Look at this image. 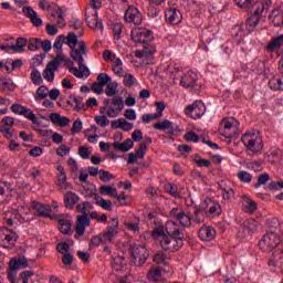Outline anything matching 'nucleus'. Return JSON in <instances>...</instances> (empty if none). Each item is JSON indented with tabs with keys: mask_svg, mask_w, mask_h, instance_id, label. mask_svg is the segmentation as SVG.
Segmentation results:
<instances>
[{
	"mask_svg": "<svg viewBox=\"0 0 283 283\" xmlns=\"http://www.w3.org/2000/svg\"><path fill=\"white\" fill-rule=\"evenodd\" d=\"M64 65L69 69V72L73 74V76H76V78H87L90 76V74H86L85 70L81 69L80 66H73L74 61L70 59L64 57Z\"/></svg>",
	"mask_w": 283,
	"mask_h": 283,
	"instance_id": "aec40b11",
	"label": "nucleus"
},
{
	"mask_svg": "<svg viewBox=\"0 0 283 283\" xmlns=\"http://www.w3.org/2000/svg\"><path fill=\"white\" fill-rule=\"evenodd\" d=\"M125 259L120 255L114 256L112 260V269L115 271H123V269H125Z\"/></svg>",
	"mask_w": 283,
	"mask_h": 283,
	"instance_id": "09e8293b",
	"label": "nucleus"
},
{
	"mask_svg": "<svg viewBox=\"0 0 283 283\" xmlns=\"http://www.w3.org/2000/svg\"><path fill=\"white\" fill-rule=\"evenodd\" d=\"M97 83L105 87V85H109V83H112V77H109L107 73H101L97 76Z\"/></svg>",
	"mask_w": 283,
	"mask_h": 283,
	"instance_id": "69168bd1",
	"label": "nucleus"
},
{
	"mask_svg": "<svg viewBox=\"0 0 283 283\" xmlns=\"http://www.w3.org/2000/svg\"><path fill=\"white\" fill-rule=\"evenodd\" d=\"M153 261L156 264H169V256L165 252L159 251L154 255Z\"/></svg>",
	"mask_w": 283,
	"mask_h": 283,
	"instance_id": "864d4df0",
	"label": "nucleus"
},
{
	"mask_svg": "<svg viewBox=\"0 0 283 283\" xmlns=\"http://www.w3.org/2000/svg\"><path fill=\"white\" fill-rule=\"evenodd\" d=\"M112 65L114 74L123 78V76H125V70H123V60L116 55H113Z\"/></svg>",
	"mask_w": 283,
	"mask_h": 283,
	"instance_id": "72a5a7b5",
	"label": "nucleus"
},
{
	"mask_svg": "<svg viewBox=\"0 0 283 283\" xmlns=\"http://www.w3.org/2000/svg\"><path fill=\"white\" fill-rule=\"evenodd\" d=\"M80 200L81 197H78V195L72 191H67L64 195V207H66V209H74V207Z\"/></svg>",
	"mask_w": 283,
	"mask_h": 283,
	"instance_id": "2f4dec72",
	"label": "nucleus"
},
{
	"mask_svg": "<svg viewBox=\"0 0 283 283\" xmlns=\"http://www.w3.org/2000/svg\"><path fill=\"white\" fill-rule=\"evenodd\" d=\"M30 78L33 85H43V76L41 75V71L38 69H33L31 71Z\"/></svg>",
	"mask_w": 283,
	"mask_h": 283,
	"instance_id": "8fccbe9b",
	"label": "nucleus"
},
{
	"mask_svg": "<svg viewBox=\"0 0 283 283\" xmlns=\"http://www.w3.org/2000/svg\"><path fill=\"white\" fill-rule=\"evenodd\" d=\"M49 94H50V88L45 85H41L33 94L35 103H41L42 101H45Z\"/></svg>",
	"mask_w": 283,
	"mask_h": 283,
	"instance_id": "ea45409f",
	"label": "nucleus"
},
{
	"mask_svg": "<svg viewBox=\"0 0 283 283\" xmlns=\"http://www.w3.org/2000/svg\"><path fill=\"white\" fill-rule=\"evenodd\" d=\"M56 70H59V69H56V66H54V64L48 63L43 73H42L43 78L45 81H48L49 83H52V81H54Z\"/></svg>",
	"mask_w": 283,
	"mask_h": 283,
	"instance_id": "79ce46f5",
	"label": "nucleus"
},
{
	"mask_svg": "<svg viewBox=\"0 0 283 283\" xmlns=\"http://www.w3.org/2000/svg\"><path fill=\"white\" fill-rule=\"evenodd\" d=\"M105 94L109 98H112V96H116L118 94V83L117 82H109L106 85Z\"/></svg>",
	"mask_w": 283,
	"mask_h": 283,
	"instance_id": "3c124183",
	"label": "nucleus"
},
{
	"mask_svg": "<svg viewBox=\"0 0 283 283\" xmlns=\"http://www.w3.org/2000/svg\"><path fill=\"white\" fill-rule=\"evenodd\" d=\"M112 129H122L123 132H132L134 129V124L127 122L125 118H118L112 122Z\"/></svg>",
	"mask_w": 283,
	"mask_h": 283,
	"instance_id": "c756f323",
	"label": "nucleus"
},
{
	"mask_svg": "<svg viewBox=\"0 0 283 283\" xmlns=\"http://www.w3.org/2000/svg\"><path fill=\"white\" fill-rule=\"evenodd\" d=\"M50 119L53 125H57V127H67V125H70V118L63 117L59 113H52Z\"/></svg>",
	"mask_w": 283,
	"mask_h": 283,
	"instance_id": "e433bc0d",
	"label": "nucleus"
},
{
	"mask_svg": "<svg viewBox=\"0 0 283 283\" xmlns=\"http://www.w3.org/2000/svg\"><path fill=\"white\" fill-rule=\"evenodd\" d=\"M270 6H271V0H266L265 6H264V2H256L253 6V8H255L254 15L260 17L262 12H264V10H266V8H269Z\"/></svg>",
	"mask_w": 283,
	"mask_h": 283,
	"instance_id": "5fc2aeb1",
	"label": "nucleus"
},
{
	"mask_svg": "<svg viewBox=\"0 0 283 283\" xmlns=\"http://www.w3.org/2000/svg\"><path fill=\"white\" fill-rule=\"evenodd\" d=\"M282 45H283V34L273 38L268 44V50H270V52H275V50H280Z\"/></svg>",
	"mask_w": 283,
	"mask_h": 283,
	"instance_id": "a18cd8bd",
	"label": "nucleus"
},
{
	"mask_svg": "<svg viewBox=\"0 0 283 283\" xmlns=\"http://www.w3.org/2000/svg\"><path fill=\"white\" fill-rule=\"evenodd\" d=\"M193 161L198 167H211V161L209 159H202V157L196 155Z\"/></svg>",
	"mask_w": 283,
	"mask_h": 283,
	"instance_id": "338daca9",
	"label": "nucleus"
},
{
	"mask_svg": "<svg viewBox=\"0 0 283 283\" xmlns=\"http://www.w3.org/2000/svg\"><path fill=\"white\" fill-rule=\"evenodd\" d=\"M123 107H125V103H123V97H114L112 99L111 106H104L99 108L101 114H106L108 118H116L120 112H123Z\"/></svg>",
	"mask_w": 283,
	"mask_h": 283,
	"instance_id": "9d476101",
	"label": "nucleus"
},
{
	"mask_svg": "<svg viewBox=\"0 0 283 283\" xmlns=\"http://www.w3.org/2000/svg\"><path fill=\"white\" fill-rule=\"evenodd\" d=\"M205 112H207V106L201 101H196L195 103L186 106L185 114L190 116L195 120L198 118H202L205 116Z\"/></svg>",
	"mask_w": 283,
	"mask_h": 283,
	"instance_id": "4468645a",
	"label": "nucleus"
},
{
	"mask_svg": "<svg viewBox=\"0 0 283 283\" xmlns=\"http://www.w3.org/2000/svg\"><path fill=\"white\" fill-rule=\"evenodd\" d=\"M75 209L77 213H83L82 216H87V213L92 211V203H90V201H84L76 205Z\"/></svg>",
	"mask_w": 283,
	"mask_h": 283,
	"instance_id": "603ef678",
	"label": "nucleus"
},
{
	"mask_svg": "<svg viewBox=\"0 0 283 283\" xmlns=\"http://www.w3.org/2000/svg\"><path fill=\"white\" fill-rule=\"evenodd\" d=\"M57 228L61 233L67 234L72 229V221L67 217H59L57 219Z\"/></svg>",
	"mask_w": 283,
	"mask_h": 283,
	"instance_id": "c9c22d12",
	"label": "nucleus"
},
{
	"mask_svg": "<svg viewBox=\"0 0 283 283\" xmlns=\"http://www.w3.org/2000/svg\"><path fill=\"white\" fill-rule=\"evenodd\" d=\"M63 43H65V35L57 36L53 43V50H56L59 53H62Z\"/></svg>",
	"mask_w": 283,
	"mask_h": 283,
	"instance_id": "e2e57ef3",
	"label": "nucleus"
},
{
	"mask_svg": "<svg viewBox=\"0 0 283 283\" xmlns=\"http://www.w3.org/2000/svg\"><path fill=\"white\" fill-rule=\"evenodd\" d=\"M86 23L92 30H103V22L98 21V12L96 10L91 15H86Z\"/></svg>",
	"mask_w": 283,
	"mask_h": 283,
	"instance_id": "473e14b6",
	"label": "nucleus"
},
{
	"mask_svg": "<svg viewBox=\"0 0 283 283\" xmlns=\"http://www.w3.org/2000/svg\"><path fill=\"white\" fill-rule=\"evenodd\" d=\"M99 193L102 196H116V188L112 187V186H101L99 187Z\"/></svg>",
	"mask_w": 283,
	"mask_h": 283,
	"instance_id": "bf43d9fd",
	"label": "nucleus"
},
{
	"mask_svg": "<svg viewBox=\"0 0 283 283\" xmlns=\"http://www.w3.org/2000/svg\"><path fill=\"white\" fill-rule=\"evenodd\" d=\"M55 14L57 17V25L59 28L65 27V11H63V8H57L55 11Z\"/></svg>",
	"mask_w": 283,
	"mask_h": 283,
	"instance_id": "680f3d73",
	"label": "nucleus"
},
{
	"mask_svg": "<svg viewBox=\"0 0 283 283\" xmlns=\"http://www.w3.org/2000/svg\"><path fill=\"white\" fill-rule=\"evenodd\" d=\"M30 263L25 256H15L9 261L10 271H21V269H28Z\"/></svg>",
	"mask_w": 283,
	"mask_h": 283,
	"instance_id": "4be33fe9",
	"label": "nucleus"
},
{
	"mask_svg": "<svg viewBox=\"0 0 283 283\" xmlns=\"http://www.w3.org/2000/svg\"><path fill=\"white\" fill-rule=\"evenodd\" d=\"M95 123H97L99 127H107V125H109V119L105 115H98L95 117Z\"/></svg>",
	"mask_w": 283,
	"mask_h": 283,
	"instance_id": "774afa93",
	"label": "nucleus"
},
{
	"mask_svg": "<svg viewBox=\"0 0 283 283\" xmlns=\"http://www.w3.org/2000/svg\"><path fill=\"white\" fill-rule=\"evenodd\" d=\"M167 235H171L172 238H180L181 240H185V232L182 228H180L179 224H177L175 221H167L165 224Z\"/></svg>",
	"mask_w": 283,
	"mask_h": 283,
	"instance_id": "f3484780",
	"label": "nucleus"
},
{
	"mask_svg": "<svg viewBox=\"0 0 283 283\" xmlns=\"http://www.w3.org/2000/svg\"><path fill=\"white\" fill-rule=\"evenodd\" d=\"M90 217L86 214L77 216V221L75 223V233L81 237L85 234V229L90 227Z\"/></svg>",
	"mask_w": 283,
	"mask_h": 283,
	"instance_id": "412c9836",
	"label": "nucleus"
},
{
	"mask_svg": "<svg viewBox=\"0 0 283 283\" xmlns=\"http://www.w3.org/2000/svg\"><path fill=\"white\" fill-rule=\"evenodd\" d=\"M268 264L272 271H275L277 268L283 271V249L276 250L272 258L269 260Z\"/></svg>",
	"mask_w": 283,
	"mask_h": 283,
	"instance_id": "b1692460",
	"label": "nucleus"
},
{
	"mask_svg": "<svg viewBox=\"0 0 283 283\" xmlns=\"http://www.w3.org/2000/svg\"><path fill=\"white\" fill-rule=\"evenodd\" d=\"M125 21L127 23H134V25H140L143 23V13L138 10L136 7H128L125 15H124Z\"/></svg>",
	"mask_w": 283,
	"mask_h": 283,
	"instance_id": "dca6fc26",
	"label": "nucleus"
},
{
	"mask_svg": "<svg viewBox=\"0 0 283 283\" xmlns=\"http://www.w3.org/2000/svg\"><path fill=\"white\" fill-rule=\"evenodd\" d=\"M31 207L32 209H34V211H36L38 216H40L41 218H52V216L50 214V211H52V207H50V205H43L33 201Z\"/></svg>",
	"mask_w": 283,
	"mask_h": 283,
	"instance_id": "c85d7f7f",
	"label": "nucleus"
},
{
	"mask_svg": "<svg viewBox=\"0 0 283 283\" xmlns=\"http://www.w3.org/2000/svg\"><path fill=\"white\" fill-rule=\"evenodd\" d=\"M242 211L244 213H255L258 211V203L251 197L243 195L241 197Z\"/></svg>",
	"mask_w": 283,
	"mask_h": 283,
	"instance_id": "5701e85b",
	"label": "nucleus"
},
{
	"mask_svg": "<svg viewBox=\"0 0 283 283\" xmlns=\"http://www.w3.org/2000/svg\"><path fill=\"white\" fill-rule=\"evenodd\" d=\"M64 43L71 49L74 50L81 41H78V36L74 32H69L66 36H64Z\"/></svg>",
	"mask_w": 283,
	"mask_h": 283,
	"instance_id": "37998d69",
	"label": "nucleus"
},
{
	"mask_svg": "<svg viewBox=\"0 0 283 283\" xmlns=\"http://www.w3.org/2000/svg\"><path fill=\"white\" fill-rule=\"evenodd\" d=\"M30 209L25 206H19L18 209L11 208V210L4 213L6 224L12 227L14 224V220L21 222L23 220V216H28Z\"/></svg>",
	"mask_w": 283,
	"mask_h": 283,
	"instance_id": "1a4fd4ad",
	"label": "nucleus"
},
{
	"mask_svg": "<svg viewBox=\"0 0 283 283\" xmlns=\"http://www.w3.org/2000/svg\"><path fill=\"white\" fill-rule=\"evenodd\" d=\"M36 273L32 270H25L19 274L18 282L19 283H32L36 280Z\"/></svg>",
	"mask_w": 283,
	"mask_h": 283,
	"instance_id": "58836bf2",
	"label": "nucleus"
},
{
	"mask_svg": "<svg viewBox=\"0 0 283 283\" xmlns=\"http://www.w3.org/2000/svg\"><path fill=\"white\" fill-rule=\"evenodd\" d=\"M219 189L221 190L223 200L226 202H230V200H233L235 198V190L231 186L227 185V181H223L219 185Z\"/></svg>",
	"mask_w": 283,
	"mask_h": 283,
	"instance_id": "7c9ffc66",
	"label": "nucleus"
},
{
	"mask_svg": "<svg viewBox=\"0 0 283 283\" xmlns=\"http://www.w3.org/2000/svg\"><path fill=\"white\" fill-rule=\"evenodd\" d=\"M269 19L275 28H280V25H283V11L280 9L273 10Z\"/></svg>",
	"mask_w": 283,
	"mask_h": 283,
	"instance_id": "a19ab883",
	"label": "nucleus"
},
{
	"mask_svg": "<svg viewBox=\"0 0 283 283\" xmlns=\"http://www.w3.org/2000/svg\"><path fill=\"white\" fill-rule=\"evenodd\" d=\"M132 40L135 43H149L154 41V33L149 29L135 28L130 32Z\"/></svg>",
	"mask_w": 283,
	"mask_h": 283,
	"instance_id": "9b49d317",
	"label": "nucleus"
},
{
	"mask_svg": "<svg viewBox=\"0 0 283 283\" xmlns=\"http://www.w3.org/2000/svg\"><path fill=\"white\" fill-rule=\"evenodd\" d=\"M161 114L160 113H154V114H144L142 116V123L145 125L151 123V120H156L157 118H160Z\"/></svg>",
	"mask_w": 283,
	"mask_h": 283,
	"instance_id": "052dcab7",
	"label": "nucleus"
},
{
	"mask_svg": "<svg viewBox=\"0 0 283 283\" xmlns=\"http://www.w3.org/2000/svg\"><path fill=\"white\" fill-rule=\"evenodd\" d=\"M198 235L200 240L211 242V240H216V229H213V227L203 226L200 228Z\"/></svg>",
	"mask_w": 283,
	"mask_h": 283,
	"instance_id": "a878e982",
	"label": "nucleus"
},
{
	"mask_svg": "<svg viewBox=\"0 0 283 283\" xmlns=\"http://www.w3.org/2000/svg\"><path fill=\"white\" fill-rule=\"evenodd\" d=\"M149 282H160L163 280V271L158 266H153L146 275Z\"/></svg>",
	"mask_w": 283,
	"mask_h": 283,
	"instance_id": "4c0bfd02",
	"label": "nucleus"
},
{
	"mask_svg": "<svg viewBox=\"0 0 283 283\" xmlns=\"http://www.w3.org/2000/svg\"><path fill=\"white\" fill-rule=\"evenodd\" d=\"M154 129H158L159 132H167V134L170 136H175V134L178 132V127L174 126V123L168 119L154 124Z\"/></svg>",
	"mask_w": 283,
	"mask_h": 283,
	"instance_id": "6ab92c4d",
	"label": "nucleus"
},
{
	"mask_svg": "<svg viewBox=\"0 0 283 283\" xmlns=\"http://www.w3.org/2000/svg\"><path fill=\"white\" fill-rule=\"evenodd\" d=\"M240 129V122L233 117L226 118L221 122L219 132L224 138H233Z\"/></svg>",
	"mask_w": 283,
	"mask_h": 283,
	"instance_id": "6e6552de",
	"label": "nucleus"
},
{
	"mask_svg": "<svg viewBox=\"0 0 283 283\" xmlns=\"http://www.w3.org/2000/svg\"><path fill=\"white\" fill-rule=\"evenodd\" d=\"M170 218L177 220L181 227H191V222L200 224L202 218H200V209L195 210V218H191V212L182 208H172L170 210Z\"/></svg>",
	"mask_w": 283,
	"mask_h": 283,
	"instance_id": "7ed1b4c3",
	"label": "nucleus"
},
{
	"mask_svg": "<svg viewBox=\"0 0 283 283\" xmlns=\"http://www.w3.org/2000/svg\"><path fill=\"white\" fill-rule=\"evenodd\" d=\"M22 12L28 17V19H30L31 23H33L35 28H41V25H43V20L39 18V14L36 11L32 10V8L24 7Z\"/></svg>",
	"mask_w": 283,
	"mask_h": 283,
	"instance_id": "bb28decb",
	"label": "nucleus"
},
{
	"mask_svg": "<svg viewBox=\"0 0 283 283\" xmlns=\"http://www.w3.org/2000/svg\"><path fill=\"white\" fill-rule=\"evenodd\" d=\"M259 223L255 219H248L243 221L238 231V238L244 240V238H251L255 231H258Z\"/></svg>",
	"mask_w": 283,
	"mask_h": 283,
	"instance_id": "ddd939ff",
	"label": "nucleus"
},
{
	"mask_svg": "<svg viewBox=\"0 0 283 283\" xmlns=\"http://www.w3.org/2000/svg\"><path fill=\"white\" fill-rule=\"evenodd\" d=\"M40 45H41V40L40 39H36V38L29 39L28 49L31 52H36V50H39Z\"/></svg>",
	"mask_w": 283,
	"mask_h": 283,
	"instance_id": "0e129e2a",
	"label": "nucleus"
},
{
	"mask_svg": "<svg viewBox=\"0 0 283 283\" xmlns=\"http://www.w3.org/2000/svg\"><path fill=\"white\" fill-rule=\"evenodd\" d=\"M167 23L171 25H178L182 21V13L178 9H168L165 12Z\"/></svg>",
	"mask_w": 283,
	"mask_h": 283,
	"instance_id": "393cba45",
	"label": "nucleus"
},
{
	"mask_svg": "<svg viewBox=\"0 0 283 283\" xmlns=\"http://www.w3.org/2000/svg\"><path fill=\"white\" fill-rule=\"evenodd\" d=\"M220 213H222V208L220 207V203L209 201L206 216H208V218H216L217 216H220Z\"/></svg>",
	"mask_w": 283,
	"mask_h": 283,
	"instance_id": "f704fd0d",
	"label": "nucleus"
},
{
	"mask_svg": "<svg viewBox=\"0 0 283 283\" xmlns=\"http://www.w3.org/2000/svg\"><path fill=\"white\" fill-rule=\"evenodd\" d=\"M153 238L154 240L159 242L164 251H169L170 253H176V251H180L182 244H185V242L182 241L184 239L167 235L165 233V229L160 227L156 228L153 231Z\"/></svg>",
	"mask_w": 283,
	"mask_h": 283,
	"instance_id": "f257e3e1",
	"label": "nucleus"
},
{
	"mask_svg": "<svg viewBox=\"0 0 283 283\" xmlns=\"http://www.w3.org/2000/svg\"><path fill=\"white\" fill-rule=\"evenodd\" d=\"M25 45H28V40L23 38H18L15 44L11 45L12 52H25Z\"/></svg>",
	"mask_w": 283,
	"mask_h": 283,
	"instance_id": "49530a36",
	"label": "nucleus"
},
{
	"mask_svg": "<svg viewBox=\"0 0 283 283\" xmlns=\"http://www.w3.org/2000/svg\"><path fill=\"white\" fill-rule=\"evenodd\" d=\"M280 242H282L280 235L271 231L263 235V238L259 242V245L260 249L264 251V253H271V251L277 249Z\"/></svg>",
	"mask_w": 283,
	"mask_h": 283,
	"instance_id": "0eeeda50",
	"label": "nucleus"
},
{
	"mask_svg": "<svg viewBox=\"0 0 283 283\" xmlns=\"http://www.w3.org/2000/svg\"><path fill=\"white\" fill-rule=\"evenodd\" d=\"M22 116H24V118H28V120H31V123H34V125L39 123V119L36 118V115L34 114V112H32V109L28 107H24Z\"/></svg>",
	"mask_w": 283,
	"mask_h": 283,
	"instance_id": "13d9d810",
	"label": "nucleus"
},
{
	"mask_svg": "<svg viewBox=\"0 0 283 283\" xmlns=\"http://www.w3.org/2000/svg\"><path fill=\"white\" fill-rule=\"evenodd\" d=\"M17 240H19L17 232L8 228H0V247H3V249H10V247H14Z\"/></svg>",
	"mask_w": 283,
	"mask_h": 283,
	"instance_id": "f8f14e48",
	"label": "nucleus"
},
{
	"mask_svg": "<svg viewBox=\"0 0 283 283\" xmlns=\"http://www.w3.org/2000/svg\"><path fill=\"white\" fill-rule=\"evenodd\" d=\"M170 72V78H172L174 83L180 78V85L181 87H185L186 90L196 87L198 83V74L193 71H188L184 75H180L182 70L178 66H169Z\"/></svg>",
	"mask_w": 283,
	"mask_h": 283,
	"instance_id": "f03ea898",
	"label": "nucleus"
},
{
	"mask_svg": "<svg viewBox=\"0 0 283 283\" xmlns=\"http://www.w3.org/2000/svg\"><path fill=\"white\" fill-rule=\"evenodd\" d=\"M122 77L124 78L123 85L125 87H134V85H138V80H136V76L132 73H125Z\"/></svg>",
	"mask_w": 283,
	"mask_h": 283,
	"instance_id": "de8ad7c7",
	"label": "nucleus"
},
{
	"mask_svg": "<svg viewBox=\"0 0 283 283\" xmlns=\"http://www.w3.org/2000/svg\"><path fill=\"white\" fill-rule=\"evenodd\" d=\"M12 196V189L10 185L4 181H0V205H6V202H10V198Z\"/></svg>",
	"mask_w": 283,
	"mask_h": 283,
	"instance_id": "cd10ccee",
	"label": "nucleus"
},
{
	"mask_svg": "<svg viewBox=\"0 0 283 283\" xmlns=\"http://www.w3.org/2000/svg\"><path fill=\"white\" fill-rule=\"evenodd\" d=\"M115 235H118V219H112L107 226V230L102 234L104 242H112Z\"/></svg>",
	"mask_w": 283,
	"mask_h": 283,
	"instance_id": "a211bd4d",
	"label": "nucleus"
},
{
	"mask_svg": "<svg viewBox=\"0 0 283 283\" xmlns=\"http://www.w3.org/2000/svg\"><path fill=\"white\" fill-rule=\"evenodd\" d=\"M237 178L240 180V182H243L245 185L251 184V180H253V176H251V174H249L245 170H241L237 174Z\"/></svg>",
	"mask_w": 283,
	"mask_h": 283,
	"instance_id": "6e6d98bb",
	"label": "nucleus"
},
{
	"mask_svg": "<svg viewBox=\"0 0 283 283\" xmlns=\"http://www.w3.org/2000/svg\"><path fill=\"white\" fill-rule=\"evenodd\" d=\"M113 147L116 151H129L134 147V140L128 138L124 143H114Z\"/></svg>",
	"mask_w": 283,
	"mask_h": 283,
	"instance_id": "c03bdc74",
	"label": "nucleus"
},
{
	"mask_svg": "<svg viewBox=\"0 0 283 283\" xmlns=\"http://www.w3.org/2000/svg\"><path fill=\"white\" fill-rule=\"evenodd\" d=\"M71 59L77 63L80 70H84V73L90 75V69L83 64L85 62L84 56L87 54V45L85 41H80L77 48L71 49Z\"/></svg>",
	"mask_w": 283,
	"mask_h": 283,
	"instance_id": "423d86ee",
	"label": "nucleus"
},
{
	"mask_svg": "<svg viewBox=\"0 0 283 283\" xmlns=\"http://www.w3.org/2000/svg\"><path fill=\"white\" fill-rule=\"evenodd\" d=\"M155 54L156 45L154 44H145L143 49L135 51L136 59H142V61H146V63H153Z\"/></svg>",
	"mask_w": 283,
	"mask_h": 283,
	"instance_id": "2eb2a0df",
	"label": "nucleus"
},
{
	"mask_svg": "<svg viewBox=\"0 0 283 283\" xmlns=\"http://www.w3.org/2000/svg\"><path fill=\"white\" fill-rule=\"evenodd\" d=\"M241 142L247 147L249 156H255V154H260L264 148L260 133H245L242 136Z\"/></svg>",
	"mask_w": 283,
	"mask_h": 283,
	"instance_id": "20e7f679",
	"label": "nucleus"
},
{
	"mask_svg": "<svg viewBox=\"0 0 283 283\" xmlns=\"http://www.w3.org/2000/svg\"><path fill=\"white\" fill-rule=\"evenodd\" d=\"M130 262L134 266H143L149 258V251L145 245L133 243L129 247Z\"/></svg>",
	"mask_w": 283,
	"mask_h": 283,
	"instance_id": "39448f33",
	"label": "nucleus"
},
{
	"mask_svg": "<svg viewBox=\"0 0 283 283\" xmlns=\"http://www.w3.org/2000/svg\"><path fill=\"white\" fill-rule=\"evenodd\" d=\"M269 87L270 90H273L274 92H277V90H283V83L280 77H272L269 81Z\"/></svg>",
	"mask_w": 283,
	"mask_h": 283,
	"instance_id": "4d7b16f0",
	"label": "nucleus"
}]
</instances>
